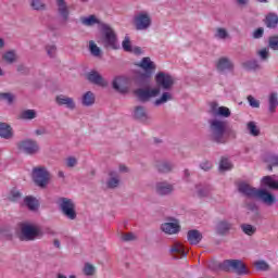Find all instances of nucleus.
Masks as SVG:
<instances>
[{
	"label": "nucleus",
	"mask_w": 278,
	"mask_h": 278,
	"mask_svg": "<svg viewBox=\"0 0 278 278\" xmlns=\"http://www.w3.org/2000/svg\"><path fill=\"white\" fill-rule=\"evenodd\" d=\"M131 53H135V55H140L142 53V49L140 47L132 48Z\"/></svg>",
	"instance_id": "nucleus-61"
},
{
	"label": "nucleus",
	"mask_w": 278,
	"mask_h": 278,
	"mask_svg": "<svg viewBox=\"0 0 278 278\" xmlns=\"http://www.w3.org/2000/svg\"><path fill=\"white\" fill-rule=\"evenodd\" d=\"M170 223H164L161 225V231L164 233H168L173 236V233H179L181 226H179V222L175 218H170Z\"/></svg>",
	"instance_id": "nucleus-15"
},
{
	"label": "nucleus",
	"mask_w": 278,
	"mask_h": 278,
	"mask_svg": "<svg viewBox=\"0 0 278 278\" xmlns=\"http://www.w3.org/2000/svg\"><path fill=\"white\" fill-rule=\"evenodd\" d=\"M151 77H153V74L139 72L136 75V85L139 88H149L151 86Z\"/></svg>",
	"instance_id": "nucleus-16"
},
{
	"label": "nucleus",
	"mask_w": 278,
	"mask_h": 278,
	"mask_svg": "<svg viewBox=\"0 0 278 278\" xmlns=\"http://www.w3.org/2000/svg\"><path fill=\"white\" fill-rule=\"evenodd\" d=\"M237 190L240 194L247 197V199H260V201H263V203L267 205L275 203V195H273V193L268 192L266 189L252 187L247 181H239L237 184Z\"/></svg>",
	"instance_id": "nucleus-3"
},
{
	"label": "nucleus",
	"mask_w": 278,
	"mask_h": 278,
	"mask_svg": "<svg viewBox=\"0 0 278 278\" xmlns=\"http://www.w3.org/2000/svg\"><path fill=\"white\" fill-rule=\"evenodd\" d=\"M122 47L126 53H131L134 51V48L131 47V39H129V36H126L122 42Z\"/></svg>",
	"instance_id": "nucleus-45"
},
{
	"label": "nucleus",
	"mask_w": 278,
	"mask_h": 278,
	"mask_svg": "<svg viewBox=\"0 0 278 278\" xmlns=\"http://www.w3.org/2000/svg\"><path fill=\"white\" fill-rule=\"evenodd\" d=\"M134 25L137 31H147L152 25L151 15L147 12H140L134 17Z\"/></svg>",
	"instance_id": "nucleus-10"
},
{
	"label": "nucleus",
	"mask_w": 278,
	"mask_h": 278,
	"mask_svg": "<svg viewBox=\"0 0 278 278\" xmlns=\"http://www.w3.org/2000/svg\"><path fill=\"white\" fill-rule=\"evenodd\" d=\"M86 79L94 86H100L101 88H108V80L103 79V76L97 71H91L86 74Z\"/></svg>",
	"instance_id": "nucleus-14"
},
{
	"label": "nucleus",
	"mask_w": 278,
	"mask_h": 278,
	"mask_svg": "<svg viewBox=\"0 0 278 278\" xmlns=\"http://www.w3.org/2000/svg\"><path fill=\"white\" fill-rule=\"evenodd\" d=\"M137 66H139V68H142L144 73H149L150 75H153V73L155 72V63L151 61V58L149 56L143 58L141 62L137 64Z\"/></svg>",
	"instance_id": "nucleus-19"
},
{
	"label": "nucleus",
	"mask_w": 278,
	"mask_h": 278,
	"mask_svg": "<svg viewBox=\"0 0 278 278\" xmlns=\"http://www.w3.org/2000/svg\"><path fill=\"white\" fill-rule=\"evenodd\" d=\"M24 203L26 207H28V210H30L31 212H36V210H38V200H36V198L31 195H27L24 199Z\"/></svg>",
	"instance_id": "nucleus-33"
},
{
	"label": "nucleus",
	"mask_w": 278,
	"mask_h": 278,
	"mask_svg": "<svg viewBox=\"0 0 278 278\" xmlns=\"http://www.w3.org/2000/svg\"><path fill=\"white\" fill-rule=\"evenodd\" d=\"M16 147L25 155H37V153H40V144L34 139H23L17 142Z\"/></svg>",
	"instance_id": "nucleus-8"
},
{
	"label": "nucleus",
	"mask_w": 278,
	"mask_h": 278,
	"mask_svg": "<svg viewBox=\"0 0 278 278\" xmlns=\"http://www.w3.org/2000/svg\"><path fill=\"white\" fill-rule=\"evenodd\" d=\"M58 13L62 20V24L66 25L68 23V18H71V11L68 10V4L66 0H56Z\"/></svg>",
	"instance_id": "nucleus-13"
},
{
	"label": "nucleus",
	"mask_w": 278,
	"mask_h": 278,
	"mask_svg": "<svg viewBox=\"0 0 278 278\" xmlns=\"http://www.w3.org/2000/svg\"><path fill=\"white\" fill-rule=\"evenodd\" d=\"M254 266L256 270H261L262 273H268L270 270V265L266 261H256Z\"/></svg>",
	"instance_id": "nucleus-39"
},
{
	"label": "nucleus",
	"mask_w": 278,
	"mask_h": 278,
	"mask_svg": "<svg viewBox=\"0 0 278 278\" xmlns=\"http://www.w3.org/2000/svg\"><path fill=\"white\" fill-rule=\"evenodd\" d=\"M168 101H173V93L166 91L162 93L160 99H156L154 101V105L156 106L164 105V103H168Z\"/></svg>",
	"instance_id": "nucleus-35"
},
{
	"label": "nucleus",
	"mask_w": 278,
	"mask_h": 278,
	"mask_svg": "<svg viewBox=\"0 0 278 278\" xmlns=\"http://www.w3.org/2000/svg\"><path fill=\"white\" fill-rule=\"evenodd\" d=\"M119 172H121V173H127V166L121 165V166H119Z\"/></svg>",
	"instance_id": "nucleus-64"
},
{
	"label": "nucleus",
	"mask_w": 278,
	"mask_h": 278,
	"mask_svg": "<svg viewBox=\"0 0 278 278\" xmlns=\"http://www.w3.org/2000/svg\"><path fill=\"white\" fill-rule=\"evenodd\" d=\"M0 138L4 140H12V138H14V130L10 124L4 122L0 123Z\"/></svg>",
	"instance_id": "nucleus-21"
},
{
	"label": "nucleus",
	"mask_w": 278,
	"mask_h": 278,
	"mask_svg": "<svg viewBox=\"0 0 278 278\" xmlns=\"http://www.w3.org/2000/svg\"><path fill=\"white\" fill-rule=\"evenodd\" d=\"M100 29L102 31V42L106 49H121L116 31H114L113 27L110 26V24H100Z\"/></svg>",
	"instance_id": "nucleus-4"
},
{
	"label": "nucleus",
	"mask_w": 278,
	"mask_h": 278,
	"mask_svg": "<svg viewBox=\"0 0 278 278\" xmlns=\"http://www.w3.org/2000/svg\"><path fill=\"white\" fill-rule=\"evenodd\" d=\"M278 108V93L271 92L268 97V112L269 114H275Z\"/></svg>",
	"instance_id": "nucleus-28"
},
{
	"label": "nucleus",
	"mask_w": 278,
	"mask_h": 278,
	"mask_svg": "<svg viewBox=\"0 0 278 278\" xmlns=\"http://www.w3.org/2000/svg\"><path fill=\"white\" fill-rule=\"evenodd\" d=\"M94 101H97V98L92 91H87L84 93L81 103L85 108H90L94 105Z\"/></svg>",
	"instance_id": "nucleus-30"
},
{
	"label": "nucleus",
	"mask_w": 278,
	"mask_h": 278,
	"mask_svg": "<svg viewBox=\"0 0 278 278\" xmlns=\"http://www.w3.org/2000/svg\"><path fill=\"white\" fill-rule=\"evenodd\" d=\"M21 232L18 235V239L22 242H31V240H36V238L42 236L40 229H38L34 225L22 223L20 224Z\"/></svg>",
	"instance_id": "nucleus-7"
},
{
	"label": "nucleus",
	"mask_w": 278,
	"mask_h": 278,
	"mask_svg": "<svg viewBox=\"0 0 278 278\" xmlns=\"http://www.w3.org/2000/svg\"><path fill=\"white\" fill-rule=\"evenodd\" d=\"M84 273L87 275V277H92L96 273V268L90 263H86L84 266Z\"/></svg>",
	"instance_id": "nucleus-52"
},
{
	"label": "nucleus",
	"mask_w": 278,
	"mask_h": 278,
	"mask_svg": "<svg viewBox=\"0 0 278 278\" xmlns=\"http://www.w3.org/2000/svg\"><path fill=\"white\" fill-rule=\"evenodd\" d=\"M35 134H36V136H45V134H47V130L45 128L36 129Z\"/></svg>",
	"instance_id": "nucleus-62"
},
{
	"label": "nucleus",
	"mask_w": 278,
	"mask_h": 278,
	"mask_svg": "<svg viewBox=\"0 0 278 278\" xmlns=\"http://www.w3.org/2000/svg\"><path fill=\"white\" fill-rule=\"evenodd\" d=\"M23 195L21 194V191L16 189H12L9 195L10 201H18Z\"/></svg>",
	"instance_id": "nucleus-54"
},
{
	"label": "nucleus",
	"mask_w": 278,
	"mask_h": 278,
	"mask_svg": "<svg viewBox=\"0 0 278 278\" xmlns=\"http://www.w3.org/2000/svg\"><path fill=\"white\" fill-rule=\"evenodd\" d=\"M215 38H219V40H225L229 38V33L225 28H217Z\"/></svg>",
	"instance_id": "nucleus-48"
},
{
	"label": "nucleus",
	"mask_w": 278,
	"mask_h": 278,
	"mask_svg": "<svg viewBox=\"0 0 278 278\" xmlns=\"http://www.w3.org/2000/svg\"><path fill=\"white\" fill-rule=\"evenodd\" d=\"M17 73H21L22 75H27L29 73V68L27 66L20 64L17 65Z\"/></svg>",
	"instance_id": "nucleus-60"
},
{
	"label": "nucleus",
	"mask_w": 278,
	"mask_h": 278,
	"mask_svg": "<svg viewBox=\"0 0 278 278\" xmlns=\"http://www.w3.org/2000/svg\"><path fill=\"white\" fill-rule=\"evenodd\" d=\"M170 255L174 260H182V257H186L188 253H186V250L184 249V245L181 243H175L170 250Z\"/></svg>",
	"instance_id": "nucleus-20"
},
{
	"label": "nucleus",
	"mask_w": 278,
	"mask_h": 278,
	"mask_svg": "<svg viewBox=\"0 0 278 278\" xmlns=\"http://www.w3.org/2000/svg\"><path fill=\"white\" fill-rule=\"evenodd\" d=\"M31 178L35 186L45 190L49 186V181H51V174L47 170V167L38 166L33 168Z\"/></svg>",
	"instance_id": "nucleus-6"
},
{
	"label": "nucleus",
	"mask_w": 278,
	"mask_h": 278,
	"mask_svg": "<svg viewBox=\"0 0 278 278\" xmlns=\"http://www.w3.org/2000/svg\"><path fill=\"white\" fill-rule=\"evenodd\" d=\"M252 38L254 40H260V38H264V27H258L252 33Z\"/></svg>",
	"instance_id": "nucleus-53"
},
{
	"label": "nucleus",
	"mask_w": 278,
	"mask_h": 278,
	"mask_svg": "<svg viewBox=\"0 0 278 278\" xmlns=\"http://www.w3.org/2000/svg\"><path fill=\"white\" fill-rule=\"evenodd\" d=\"M265 25L268 29H277L278 16L275 13H268L265 17Z\"/></svg>",
	"instance_id": "nucleus-29"
},
{
	"label": "nucleus",
	"mask_w": 278,
	"mask_h": 278,
	"mask_svg": "<svg viewBox=\"0 0 278 278\" xmlns=\"http://www.w3.org/2000/svg\"><path fill=\"white\" fill-rule=\"evenodd\" d=\"M248 101L251 108H260V101L255 100L253 96H248Z\"/></svg>",
	"instance_id": "nucleus-59"
},
{
	"label": "nucleus",
	"mask_w": 278,
	"mask_h": 278,
	"mask_svg": "<svg viewBox=\"0 0 278 278\" xmlns=\"http://www.w3.org/2000/svg\"><path fill=\"white\" fill-rule=\"evenodd\" d=\"M46 51L49 58H55V55L58 54V47L55 45H48L46 46Z\"/></svg>",
	"instance_id": "nucleus-51"
},
{
	"label": "nucleus",
	"mask_w": 278,
	"mask_h": 278,
	"mask_svg": "<svg viewBox=\"0 0 278 278\" xmlns=\"http://www.w3.org/2000/svg\"><path fill=\"white\" fill-rule=\"evenodd\" d=\"M59 207L68 220H75L77 218V211H75V202L68 198L59 199Z\"/></svg>",
	"instance_id": "nucleus-9"
},
{
	"label": "nucleus",
	"mask_w": 278,
	"mask_h": 278,
	"mask_svg": "<svg viewBox=\"0 0 278 278\" xmlns=\"http://www.w3.org/2000/svg\"><path fill=\"white\" fill-rule=\"evenodd\" d=\"M0 100L7 101L9 103V105H12V103H14V94H12L10 92H1Z\"/></svg>",
	"instance_id": "nucleus-47"
},
{
	"label": "nucleus",
	"mask_w": 278,
	"mask_h": 278,
	"mask_svg": "<svg viewBox=\"0 0 278 278\" xmlns=\"http://www.w3.org/2000/svg\"><path fill=\"white\" fill-rule=\"evenodd\" d=\"M80 23L86 27H92V25H100L101 22L97 18V15H90L88 17H80Z\"/></svg>",
	"instance_id": "nucleus-32"
},
{
	"label": "nucleus",
	"mask_w": 278,
	"mask_h": 278,
	"mask_svg": "<svg viewBox=\"0 0 278 278\" xmlns=\"http://www.w3.org/2000/svg\"><path fill=\"white\" fill-rule=\"evenodd\" d=\"M213 166H214V165H213L212 162H210V161H204V162L200 163V168H201L202 170H205V172L212 170V167H213Z\"/></svg>",
	"instance_id": "nucleus-58"
},
{
	"label": "nucleus",
	"mask_w": 278,
	"mask_h": 278,
	"mask_svg": "<svg viewBox=\"0 0 278 278\" xmlns=\"http://www.w3.org/2000/svg\"><path fill=\"white\" fill-rule=\"evenodd\" d=\"M240 228L245 236H254L255 231H257V228L251 224H242Z\"/></svg>",
	"instance_id": "nucleus-37"
},
{
	"label": "nucleus",
	"mask_w": 278,
	"mask_h": 278,
	"mask_svg": "<svg viewBox=\"0 0 278 278\" xmlns=\"http://www.w3.org/2000/svg\"><path fill=\"white\" fill-rule=\"evenodd\" d=\"M3 60L8 64H14L16 62V53L14 51H8L3 54Z\"/></svg>",
	"instance_id": "nucleus-42"
},
{
	"label": "nucleus",
	"mask_w": 278,
	"mask_h": 278,
	"mask_svg": "<svg viewBox=\"0 0 278 278\" xmlns=\"http://www.w3.org/2000/svg\"><path fill=\"white\" fill-rule=\"evenodd\" d=\"M268 47L273 51H278V35L268 38Z\"/></svg>",
	"instance_id": "nucleus-46"
},
{
	"label": "nucleus",
	"mask_w": 278,
	"mask_h": 278,
	"mask_svg": "<svg viewBox=\"0 0 278 278\" xmlns=\"http://www.w3.org/2000/svg\"><path fill=\"white\" fill-rule=\"evenodd\" d=\"M242 67L245 71H260V62L257 60H249L242 63Z\"/></svg>",
	"instance_id": "nucleus-34"
},
{
	"label": "nucleus",
	"mask_w": 278,
	"mask_h": 278,
	"mask_svg": "<svg viewBox=\"0 0 278 278\" xmlns=\"http://www.w3.org/2000/svg\"><path fill=\"white\" fill-rule=\"evenodd\" d=\"M55 103L59 104L60 106L65 105L67 110H75L76 108L75 100L64 94L56 96Z\"/></svg>",
	"instance_id": "nucleus-18"
},
{
	"label": "nucleus",
	"mask_w": 278,
	"mask_h": 278,
	"mask_svg": "<svg viewBox=\"0 0 278 278\" xmlns=\"http://www.w3.org/2000/svg\"><path fill=\"white\" fill-rule=\"evenodd\" d=\"M37 113L35 110H25L21 113V118L23 121H34V118H36Z\"/></svg>",
	"instance_id": "nucleus-40"
},
{
	"label": "nucleus",
	"mask_w": 278,
	"mask_h": 278,
	"mask_svg": "<svg viewBox=\"0 0 278 278\" xmlns=\"http://www.w3.org/2000/svg\"><path fill=\"white\" fill-rule=\"evenodd\" d=\"M132 116L135 121H139L140 123H147V121L149 119L147 109L142 105L135 106Z\"/></svg>",
	"instance_id": "nucleus-22"
},
{
	"label": "nucleus",
	"mask_w": 278,
	"mask_h": 278,
	"mask_svg": "<svg viewBox=\"0 0 278 278\" xmlns=\"http://www.w3.org/2000/svg\"><path fill=\"white\" fill-rule=\"evenodd\" d=\"M232 168H233V164L229 162V159L223 156L219 162V170L225 172V170H231Z\"/></svg>",
	"instance_id": "nucleus-38"
},
{
	"label": "nucleus",
	"mask_w": 278,
	"mask_h": 278,
	"mask_svg": "<svg viewBox=\"0 0 278 278\" xmlns=\"http://www.w3.org/2000/svg\"><path fill=\"white\" fill-rule=\"evenodd\" d=\"M155 83L156 86H159L156 88L141 87L134 91L135 97H137L140 103H149L151 99L160 97V88L163 90H172L173 86H175V78H173L170 74L160 72L155 75Z\"/></svg>",
	"instance_id": "nucleus-1"
},
{
	"label": "nucleus",
	"mask_w": 278,
	"mask_h": 278,
	"mask_svg": "<svg viewBox=\"0 0 278 278\" xmlns=\"http://www.w3.org/2000/svg\"><path fill=\"white\" fill-rule=\"evenodd\" d=\"M89 50L90 53L96 58H99V55H101V49L97 47V43H94V41L89 42Z\"/></svg>",
	"instance_id": "nucleus-49"
},
{
	"label": "nucleus",
	"mask_w": 278,
	"mask_h": 278,
	"mask_svg": "<svg viewBox=\"0 0 278 278\" xmlns=\"http://www.w3.org/2000/svg\"><path fill=\"white\" fill-rule=\"evenodd\" d=\"M155 168L159 170V173H172L173 168H175V164H173L170 161H156Z\"/></svg>",
	"instance_id": "nucleus-24"
},
{
	"label": "nucleus",
	"mask_w": 278,
	"mask_h": 278,
	"mask_svg": "<svg viewBox=\"0 0 278 278\" xmlns=\"http://www.w3.org/2000/svg\"><path fill=\"white\" fill-rule=\"evenodd\" d=\"M217 116H220L222 118H229V116H231V110L227 106H219L217 110Z\"/></svg>",
	"instance_id": "nucleus-43"
},
{
	"label": "nucleus",
	"mask_w": 278,
	"mask_h": 278,
	"mask_svg": "<svg viewBox=\"0 0 278 278\" xmlns=\"http://www.w3.org/2000/svg\"><path fill=\"white\" fill-rule=\"evenodd\" d=\"M219 109H220V106H218V102H212L211 109H210V114L213 115L214 118H216V116H218Z\"/></svg>",
	"instance_id": "nucleus-55"
},
{
	"label": "nucleus",
	"mask_w": 278,
	"mask_h": 278,
	"mask_svg": "<svg viewBox=\"0 0 278 278\" xmlns=\"http://www.w3.org/2000/svg\"><path fill=\"white\" fill-rule=\"evenodd\" d=\"M265 162H267V164H270L271 166H278V155L268 153L265 156Z\"/></svg>",
	"instance_id": "nucleus-44"
},
{
	"label": "nucleus",
	"mask_w": 278,
	"mask_h": 278,
	"mask_svg": "<svg viewBox=\"0 0 278 278\" xmlns=\"http://www.w3.org/2000/svg\"><path fill=\"white\" fill-rule=\"evenodd\" d=\"M129 80L125 76H117L112 81V88L115 92H119V94H127L129 92Z\"/></svg>",
	"instance_id": "nucleus-11"
},
{
	"label": "nucleus",
	"mask_w": 278,
	"mask_h": 278,
	"mask_svg": "<svg viewBox=\"0 0 278 278\" xmlns=\"http://www.w3.org/2000/svg\"><path fill=\"white\" fill-rule=\"evenodd\" d=\"M261 188H268L269 190H278V180L273 179V176H264L261 179Z\"/></svg>",
	"instance_id": "nucleus-26"
},
{
	"label": "nucleus",
	"mask_w": 278,
	"mask_h": 278,
	"mask_svg": "<svg viewBox=\"0 0 278 278\" xmlns=\"http://www.w3.org/2000/svg\"><path fill=\"white\" fill-rule=\"evenodd\" d=\"M233 229V223L229 222V219H220L215 225V233L217 236H229L231 230Z\"/></svg>",
	"instance_id": "nucleus-12"
},
{
	"label": "nucleus",
	"mask_w": 278,
	"mask_h": 278,
	"mask_svg": "<svg viewBox=\"0 0 278 278\" xmlns=\"http://www.w3.org/2000/svg\"><path fill=\"white\" fill-rule=\"evenodd\" d=\"M208 138L211 142L216 144H227L229 138L236 139V131L231 127H227V122L222 119H210L208 121Z\"/></svg>",
	"instance_id": "nucleus-2"
},
{
	"label": "nucleus",
	"mask_w": 278,
	"mask_h": 278,
	"mask_svg": "<svg viewBox=\"0 0 278 278\" xmlns=\"http://www.w3.org/2000/svg\"><path fill=\"white\" fill-rule=\"evenodd\" d=\"M173 190H174L173 185L166 181L156 184V193H159L160 197H166L168 194H172Z\"/></svg>",
	"instance_id": "nucleus-23"
},
{
	"label": "nucleus",
	"mask_w": 278,
	"mask_h": 278,
	"mask_svg": "<svg viewBox=\"0 0 278 278\" xmlns=\"http://www.w3.org/2000/svg\"><path fill=\"white\" fill-rule=\"evenodd\" d=\"M31 10L42 12L47 10V4L42 0H29Z\"/></svg>",
	"instance_id": "nucleus-36"
},
{
	"label": "nucleus",
	"mask_w": 278,
	"mask_h": 278,
	"mask_svg": "<svg viewBox=\"0 0 278 278\" xmlns=\"http://www.w3.org/2000/svg\"><path fill=\"white\" fill-rule=\"evenodd\" d=\"M187 240L191 244H199L203 240V233L197 229L189 230L187 232Z\"/></svg>",
	"instance_id": "nucleus-27"
},
{
	"label": "nucleus",
	"mask_w": 278,
	"mask_h": 278,
	"mask_svg": "<svg viewBox=\"0 0 278 278\" xmlns=\"http://www.w3.org/2000/svg\"><path fill=\"white\" fill-rule=\"evenodd\" d=\"M53 244L56 249H61V243H60V240L59 239H54L53 240Z\"/></svg>",
	"instance_id": "nucleus-63"
},
{
	"label": "nucleus",
	"mask_w": 278,
	"mask_h": 278,
	"mask_svg": "<svg viewBox=\"0 0 278 278\" xmlns=\"http://www.w3.org/2000/svg\"><path fill=\"white\" fill-rule=\"evenodd\" d=\"M195 190L200 199H205V197H210L212 188L210 187V185H197Z\"/></svg>",
	"instance_id": "nucleus-31"
},
{
	"label": "nucleus",
	"mask_w": 278,
	"mask_h": 278,
	"mask_svg": "<svg viewBox=\"0 0 278 278\" xmlns=\"http://www.w3.org/2000/svg\"><path fill=\"white\" fill-rule=\"evenodd\" d=\"M257 55L263 62H266L268 58H270V50H268V48H263L257 52Z\"/></svg>",
	"instance_id": "nucleus-50"
},
{
	"label": "nucleus",
	"mask_w": 278,
	"mask_h": 278,
	"mask_svg": "<svg viewBox=\"0 0 278 278\" xmlns=\"http://www.w3.org/2000/svg\"><path fill=\"white\" fill-rule=\"evenodd\" d=\"M109 177L110 178L106 181L108 188H110V190H114V188H118V185L121 184V178L118 177V172L110 170Z\"/></svg>",
	"instance_id": "nucleus-25"
},
{
	"label": "nucleus",
	"mask_w": 278,
	"mask_h": 278,
	"mask_svg": "<svg viewBox=\"0 0 278 278\" xmlns=\"http://www.w3.org/2000/svg\"><path fill=\"white\" fill-rule=\"evenodd\" d=\"M67 168H75L77 166V159L75 156H70L66 159Z\"/></svg>",
	"instance_id": "nucleus-57"
},
{
	"label": "nucleus",
	"mask_w": 278,
	"mask_h": 278,
	"mask_svg": "<svg viewBox=\"0 0 278 278\" xmlns=\"http://www.w3.org/2000/svg\"><path fill=\"white\" fill-rule=\"evenodd\" d=\"M216 68L219 73H225V71H233V62L227 56L219 58L216 63Z\"/></svg>",
	"instance_id": "nucleus-17"
},
{
	"label": "nucleus",
	"mask_w": 278,
	"mask_h": 278,
	"mask_svg": "<svg viewBox=\"0 0 278 278\" xmlns=\"http://www.w3.org/2000/svg\"><path fill=\"white\" fill-rule=\"evenodd\" d=\"M123 242H134L136 240V235L134 232H127L122 235Z\"/></svg>",
	"instance_id": "nucleus-56"
},
{
	"label": "nucleus",
	"mask_w": 278,
	"mask_h": 278,
	"mask_svg": "<svg viewBox=\"0 0 278 278\" xmlns=\"http://www.w3.org/2000/svg\"><path fill=\"white\" fill-rule=\"evenodd\" d=\"M247 127L250 136H254V137L260 136V128L257 127V125H255V122H249Z\"/></svg>",
	"instance_id": "nucleus-41"
},
{
	"label": "nucleus",
	"mask_w": 278,
	"mask_h": 278,
	"mask_svg": "<svg viewBox=\"0 0 278 278\" xmlns=\"http://www.w3.org/2000/svg\"><path fill=\"white\" fill-rule=\"evenodd\" d=\"M220 270L225 273H236V275H249V269H247V265L244 262L240 260H225L219 264Z\"/></svg>",
	"instance_id": "nucleus-5"
}]
</instances>
